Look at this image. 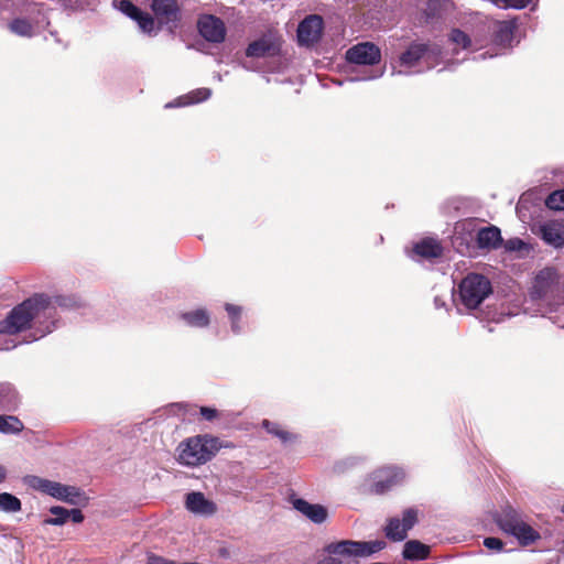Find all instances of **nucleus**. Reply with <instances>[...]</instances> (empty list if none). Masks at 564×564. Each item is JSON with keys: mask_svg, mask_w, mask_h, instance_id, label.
Returning a JSON list of instances; mask_svg holds the SVG:
<instances>
[{"mask_svg": "<svg viewBox=\"0 0 564 564\" xmlns=\"http://www.w3.org/2000/svg\"><path fill=\"white\" fill-rule=\"evenodd\" d=\"M542 238L555 248L564 246V228L558 224H545L541 227Z\"/></svg>", "mask_w": 564, "mask_h": 564, "instance_id": "obj_21", "label": "nucleus"}, {"mask_svg": "<svg viewBox=\"0 0 564 564\" xmlns=\"http://www.w3.org/2000/svg\"><path fill=\"white\" fill-rule=\"evenodd\" d=\"M30 486L53 498L64 500L70 503H75L76 498L80 496L78 488L74 486H66L61 482L44 479L36 476L30 479Z\"/></svg>", "mask_w": 564, "mask_h": 564, "instance_id": "obj_6", "label": "nucleus"}, {"mask_svg": "<svg viewBox=\"0 0 564 564\" xmlns=\"http://www.w3.org/2000/svg\"><path fill=\"white\" fill-rule=\"evenodd\" d=\"M180 317L191 327L203 328L210 323L209 313L205 308L182 313Z\"/></svg>", "mask_w": 564, "mask_h": 564, "instance_id": "obj_24", "label": "nucleus"}, {"mask_svg": "<svg viewBox=\"0 0 564 564\" xmlns=\"http://www.w3.org/2000/svg\"><path fill=\"white\" fill-rule=\"evenodd\" d=\"M500 229L496 226L480 228L477 231L476 243L479 249L496 250L502 245Z\"/></svg>", "mask_w": 564, "mask_h": 564, "instance_id": "obj_17", "label": "nucleus"}, {"mask_svg": "<svg viewBox=\"0 0 564 564\" xmlns=\"http://www.w3.org/2000/svg\"><path fill=\"white\" fill-rule=\"evenodd\" d=\"M22 508V503L15 496L2 492L0 494V510L4 512H18Z\"/></svg>", "mask_w": 564, "mask_h": 564, "instance_id": "obj_30", "label": "nucleus"}, {"mask_svg": "<svg viewBox=\"0 0 564 564\" xmlns=\"http://www.w3.org/2000/svg\"><path fill=\"white\" fill-rule=\"evenodd\" d=\"M523 241L519 238L509 239L506 243V249L508 250H520L523 247Z\"/></svg>", "mask_w": 564, "mask_h": 564, "instance_id": "obj_40", "label": "nucleus"}, {"mask_svg": "<svg viewBox=\"0 0 564 564\" xmlns=\"http://www.w3.org/2000/svg\"><path fill=\"white\" fill-rule=\"evenodd\" d=\"M7 478V469L3 465L0 464V484L3 482Z\"/></svg>", "mask_w": 564, "mask_h": 564, "instance_id": "obj_42", "label": "nucleus"}, {"mask_svg": "<svg viewBox=\"0 0 564 564\" xmlns=\"http://www.w3.org/2000/svg\"><path fill=\"white\" fill-rule=\"evenodd\" d=\"M512 34H513L512 26L509 23L503 22L500 24V26L497 31L496 37L500 42H506V41H510L512 39Z\"/></svg>", "mask_w": 564, "mask_h": 564, "instance_id": "obj_35", "label": "nucleus"}, {"mask_svg": "<svg viewBox=\"0 0 564 564\" xmlns=\"http://www.w3.org/2000/svg\"><path fill=\"white\" fill-rule=\"evenodd\" d=\"M262 427L273 436L280 438L283 443L291 442L295 440V435L283 430L280 424L275 422H271L269 420L262 421Z\"/></svg>", "mask_w": 564, "mask_h": 564, "instance_id": "obj_27", "label": "nucleus"}, {"mask_svg": "<svg viewBox=\"0 0 564 564\" xmlns=\"http://www.w3.org/2000/svg\"><path fill=\"white\" fill-rule=\"evenodd\" d=\"M382 540L351 541L343 540L330 543L325 547L329 556L324 557L317 564H359L357 557L372 555L386 547Z\"/></svg>", "mask_w": 564, "mask_h": 564, "instance_id": "obj_2", "label": "nucleus"}, {"mask_svg": "<svg viewBox=\"0 0 564 564\" xmlns=\"http://www.w3.org/2000/svg\"><path fill=\"white\" fill-rule=\"evenodd\" d=\"M545 205L553 210H564V188L551 193L545 200Z\"/></svg>", "mask_w": 564, "mask_h": 564, "instance_id": "obj_33", "label": "nucleus"}, {"mask_svg": "<svg viewBox=\"0 0 564 564\" xmlns=\"http://www.w3.org/2000/svg\"><path fill=\"white\" fill-rule=\"evenodd\" d=\"M507 7L522 9L527 7L531 0H502Z\"/></svg>", "mask_w": 564, "mask_h": 564, "instance_id": "obj_38", "label": "nucleus"}, {"mask_svg": "<svg viewBox=\"0 0 564 564\" xmlns=\"http://www.w3.org/2000/svg\"><path fill=\"white\" fill-rule=\"evenodd\" d=\"M199 34L208 42L221 43L226 36L225 23L215 15H203L198 19Z\"/></svg>", "mask_w": 564, "mask_h": 564, "instance_id": "obj_12", "label": "nucleus"}, {"mask_svg": "<svg viewBox=\"0 0 564 564\" xmlns=\"http://www.w3.org/2000/svg\"><path fill=\"white\" fill-rule=\"evenodd\" d=\"M112 6L115 9L135 21L142 32L150 34L154 31V18L134 6L131 0H112Z\"/></svg>", "mask_w": 564, "mask_h": 564, "instance_id": "obj_8", "label": "nucleus"}, {"mask_svg": "<svg viewBox=\"0 0 564 564\" xmlns=\"http://www.w3.org/2000/svg\"><path fill=\"white\" fill-rule=\"evenodd\" d=\"M217 452V438L208 435H196L180 443L177 460L182 465L196 467L209 462Z\"/></svg>", "mask_w": 564, "mask_h": 564, "instance_id": "obj_3", "label": "nucleus"}, {"mask_svg": "<svg viewBox=\"0 0 564 564\" xmlns=\"http://www.w3.org/2000/svg\"><path fill=\"white\" fill-rule=\"evenodd\" d=\"M462 303L469 310L477 308L492 292L491 282L479 273H468L458 285Z\"/></svg>", "mask_w": 564, "mask_h": 564, "instance_id": "obj_4", "label": "nucleus"}, {"mask_svg": "<svg viewBox=\"0 0 564 564\" xmlns=\"http://www.w3.org/2000/svg\"><path fill=\"white\" fill-rule=\"evenodd\" d=\"M281 52V39L273 34H265L260 39L251 42L246 48L248 57H274Z\"/></svg>", "mask_w": 564, "mask_h": 564, "instance_id": "obj_9", "label": "nucleus"}, {"mask_svg": "<svg viewBox=\"0 0 564 564\" xmlns=\"http://www.w3.org/2000/svg\"><path fill=\"white\" fill-rule=\"evenodd\" d=\"M186 509L200 514H213L216 511L214 502L207 500L202 492L193 491L186 495Z\"/></svg>", "mask_w": 564, "mask_h": 564, "instance_id": "obj_19", "label": "nucleus"}, {"mask_svg": "<svg viewBox=\"0 0 564 564\" xmlns=\"http://www.w3.org/2000/svg\"><path fill=\"white\" fill-rule=\"evenodd\" d=\"M18 393L9 383H0V410L11 411L17 408Z\"/></svg>", "mask_w": 564, "mask_h": 564, "instance_id": "obj_25", "label": "nucleus"}, {"mask_svg": "<svg viewBox=\"0 0 564 564\" xmlns=\"http://www.w3.org/2000/svg\"><path fill=\"white\" fill-rule=\"evenodd\" d=\"M9 30L19 35L30 37L33 34V26L26 19H13L9 23Z\"/></svg>", "mask_w": 564, "mask_h": 564, "instance_id": "obj_29", "label": "nucleus"}, {"mask_svg": "<svg viewBox=\"0 0 564 564\" xmlns=\"http://www.w3.org/2000/svg\"><path fill=\"white\" fill-rule=\"evenodd\" d=\"M431 554V547L419 540H410L405 542L402 556L408 561L425 560Z\"/></svg>", "mask_w": 564, "mask_h": 564, "instance_id": "obj_20", "label": "nucleus"}, {"mask_svg": "<svg viewBox=\"0 0 564 564\" xmlns=\"http://www.w3.org/2000/svg\"><path fill=\"white\" fill-rule=\"evenodd\" d=\"M225 310L228 313L232 332L236 334L240 333V330H241L240 321H241V316H242V307L239 305L231 304V303H226Z\"/></svg>", "mask_w": 564, "mask_h": 564, "instance_id": "obj_31", "label": "nucleus"}, {"mask_svg": "<svg viewBox=\"0 0 564 564\" xmlns=\"http://www.w3.org/2000/svg\"><path fill=\"white\" fill-rule=\"evenodd\" d=\"M510 535L514 536L521 546H529L541 539L539 531L524 521L516 527Z\"/></svg>", "mask_w": 564, "mask_h": 564, "instance_id": "obj_22", "label": "nucleus"}, {"mask_svg": "<svg viewBox=\"0 0 564 564\" xmlns=\"http://www.w3.org/2000/svg\"><path fill=\"white\" fill-rule=\"evenodd\" d=\"M449 39L453 43L460 46L462 48H468L471 44V40L468 34L459 29L452 30Z\"/></svg>", "mask_w": 564, "mask_h": 564, "instance_id": "obj_34", "label": "nucleus"}, {"mask_svg": "<svg viewBox=\"0 0 564 564\" xmlns=\"http://www.w3.org/2000/svg\"><path fill=\"white\" fill-rule=\"evenodd\" d=\"M212 95V90L209 88H197L188 94L181 96L176 100L177 106H189L193 104L202 102L207 100Z\"/></svg>", "mask_w": 564, "mask_h": 564, "instance_id": "obj_26", "label": "nucleus"}, {"mask_svg": "<svg viewBox=\"0 0 564 564\" xmlns=\"http://www.w3.org/2000/svg\"><path fill=\"white\" fill-rule=\"evenodd\" d=\"M199 413L206 421H213L219 416L218 411L209 406H200Z\"/></svg>", "mask_w": 564, "mask_h": 564, "instance_id": "obj_37", "label": "nucleus"}, {"mask_svg": "<svg viewBox=\"0 0 564 564\" xmlns=\"http://www.w3.org/2000/svg\"><path fill=\"white\" fill-rule=\"evenodd\" d=\"M56 302L58 303V305H63V303L59 301V299H57Z\"/></svg>", "mask_w": 564, "mask_h": 564, "instance_id": "obj_43", "label": "nucleus"}, {"mask_svg": "<svg viewBox=\"0 0 564 564\" xmlns=\"http://www.w3.org/2000/svg\"><path fill=\"white\" fill-rule=\"evenodd\" d=\"M323 32V18L317 14H310L299 23L296 30L297 44L304 47H312L321 41Z\"/></svg>", "mask_w": 564, "mask_h": 564, "instance_id": "obj_7", "label": "nucleus"}, {"mask_svg": "<svg viewBox=\"0 0 564 564\" xmlns=\"http://www.w3.org/2000/svg\"><path fill=\"white\" fill-rule=\"evenodd\" d=\"M419 521V510L415 507L406 508L402 512V517H392L388 519L384 527L386 536L393 542L405 540L408 531L411 530Z\"/></svg>", "mask_w": 564, "mask_h": 564, "instance_id": "obj_5", "label": "nucleus"}, {"mask_svg": "<svg viewBox=\"0 0 564 564\" xmlns=\"http://www.w3.org/2000/svg\"><path fill=\"white\" fill-rule=\"evenodd\" d=\"M151 9L160 24L176 22L180 19L176 0H152Z\"/></svg>", "mask_w": 564, "mask_h": 564, "instance_id": "obj_14", "label": "nucleus"}, {"mask_svg": "<svg viewBox=\"0 0 564 564\" xmlns=\"http://www.w3.org/2000/svg\"><path fill=\"white\" fill-rule=\"evenodd\" d=\"M23 423L17 416L0 415V432L4 434H18L23 430Z\"/></svg>", "mask_w": 564, "mask_h": 564, "instance_id": "obj_28", "label": "nucleus"}, {"mask_svg": "<svg viewBox=\"0 0 564 564\" xmlns=\"http://www.w3.org/2000/svg\"><path fill=\"white\" fill-rule=\"evenodd\" d=\"M413 253L423 259H436L443 256L442 243L431 237H426L413 245Z\"/></svg>", "mask_w": 564, "mask_h": 564, "instance_id": "obj_18", "label": "nucleus"}, {"mask_svg": "<svg viewBox=\"0 0 564 564\" xmlns=\"http://www.w3.org/2000/svg\"><path fill=\"white\" fill-rule=\"evenodd\" d=\"M293 508L316 524L326 521L328 517L327 509L318 503H310L305 499L295 498L292 500Z\"/></svg>", "mask_w": 564, "mask_h": 564, "instance_id": "obj_16", "label": "nucleus"}, {"mask_svg": "<svg viewBox=\"0 0 564 564\" xmlns=\"http://www.w3.org/2000/svg\"><path fill=\"white\" fill-rule=\"evenodd\" d=\"M429 45L424 43H412L400 56L402 65L412 67L426 54Z\"/></svg>", "mask_w": 564, "mask_h": 564, "instance_id": "obj_23", "label": "nucleus"}, {"mask_svg": "<svg viewBox=\"0 0 564 564\" xmlns=\"http://www.w3.org/2000/svg\"><path fill=\"white\" fill-rule=\"evenodd\" d=\"M50 512L54 514V518H46L43 520L44 525H62L68 520V510L56 506L50 509Z\"/></svg>", "mask_w": 564, "mask_h": 564, "instance_id": "obj_32", "label": "nucleus"}, {"mask_svg": "<svg viewBox=\"0 0 564 564\" xmlns=\"http://www.w3.org/2000/svg\"><path fill=\"white\" fill-rule=\"evenodd\" d=\"M54 314L52 299L45 293H35L15 305L6 318L0 321V334L18 335L34 329L36 335L33 339L41 338L54 329Z\"/></svg>", "mask_w": 564, "mask_h": 564, "instance_id": "obj_1", "label": "nucleus"}, {"mask_svg": "<svg viewBox=\"0 0 564 564\" xmlns=\"http://www.w3.org/2000/svg\"><path fill=\"white\" fill-rule=\"evenodd\" d=\"M399 482V473L391 467L379 469L373 474V482L369 487V492L373 495H383Z\"/></svg>", "mask_w": 564, "mask_h": 564, "instance_id": "obj_13", "label": "nucleus"}, {"mask_svg": "<svg viewBox=\"0 0 564 564\" xmlns=\"http://www.w3.org/2000/svg\"><path fill=\"white\" fill-rule=\"evenodd\" d=\"M68 519L74 523H80L84 520V514L79 509L68 510Z\"/></svg>", "mask_w": 564, "mask_h": 564, "instance_id": "obj_39", "label": "nucleus"}, {"mask_svg": "<svg viewBox=\"0 0 564 564\" xmlns=\"http://www.w3.org/2000/svg\"><path fill=\"white\" fill-rule=\"evenodd\" d=\"M558 286V275L555 269L544 268L541 270L535 279L532 288L531 295L533 299H547L552 295Z\"/></svg>", "mask_w": 564, "mask_h": 564, "instance_id": "obj_11", "label": "nucleus"}, {"mask_svg": "<svg viewBox=\"0 0 564 564\" xmlns=\"http://www.w3.org/2000/svg\"><path fill=\"white\" fill-rule=\"evenodd\" d=\"M484 545L487 549L494 550V551H501L503 549L502 540H500L499 538H494V536L485 538Z\"/></svg>", "mask_w": 564, "mask_h": 564, "instance_id": "obj_36", "label": "nucleus"}, {"mask_svg": "<svg viewBox=\"0 0 564 564\" xmlns=\"http://www.w3.org/2000/svg\"><path fill=\"white\" fill-rule=\"evenodd\" d=\"M66 7H69V8H75L78 3H79V0H61Z\"/></svg>", "mask_w": 564, "mask_h": 564, "instance_id": "obj_41", "label": "nucleus"}, {"mask_svg": "<svg viewBox=\"0 0 564 564\" xmlns=\"http://www.w3.org/2000/svg\"><path fill=\"white\" fill-rule=\"evenodd\" d=\"M346 59L351 64L375 65L381 59L380 48L370 42L354 45L346 52Z\"/></svg>", "mask_w": 564, "mask_h": 564, "instance_id": "obj_10", "label": "nucleus"}, {"mask_svg": "<svg viewBox=\"0 0 564 564\" xmlns=\"http://www.w3.org/2000/svg\"><path fill=\"white\" fill-rule=\"evenodd\" d=\"M492 520L502 532L509 535L523 521L521 514L510 505L502 507L500 511L494 512Z\"/></svg>", "mask_w": 564, "mask_h": 564, "instance_id": "obj_15", "label": "nucleus"}]
</instances>
